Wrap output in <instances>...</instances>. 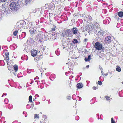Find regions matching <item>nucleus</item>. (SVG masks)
Segmentation results:
<instances>
[{"instance_id": "f257e3e1", "label": "nucleus", "mask_w": 123, "mask_h": 123, "mask_svg": "<svg viewBox=\"0 0 123 123\" xmlns=\"http://www.w3.org/2000/svg\"><path fill=\"white\" fill-rule=\"evenodd\" d=\"M16 3L14 2H12L10 5V9L12 11H16L18 9V5H16Z\"/></svg>"}, {"instance_id": "f03ea898", "label": "nucleus", "mask_w": 123, "mask_h": 123, "mask_svg": "<svg viewBox=\"0 0 123 123\" xmlns=\"http://www.w3.org/2000/svg\"><path fill=\"white\" fill-rule=\"evenodd\" d=\"M95 47L96 49L98 50H101L102 47V45L98 42L96 43H95Z\"/></svg>"}, {"instance_id": "7ed1b4c3", "label": "nucleus", "mask_w": 123, "mask_h": 123, "mask_svg": "<svg viewBox=\"0 0 123 123\" xmlns=\"http://www.w3.org/2000/svg\"><path fill=\"white\" fill-rule=\"evenodd\" d=\"M111 41V37L110 36H108L105 38V42L106 44H108Z\"/></svg>"}, {"instance_id": "20e7f679", "label": "nucleus", "mask_w": 123, "mask_h": 123, "mask_svg": "<svg viewBox=\"0 0 123 123\" xmlns=\"http://www.w3.org/2000/svg\"><path fill=\"white\" fill-rule=\"evenodd\" d=\"M31 55L33 57L35 56L37 54V51L34 50H31Z\"/></svg>"}, {"instance_id": "39448f33", "label": "nucleus", "mask_w": 123, "mask_h": 123, "mask_svg": "<svg viewBox=\"0 0 123 123\" xmlns=\"http://www.w3.org/2000/svg\"><path fill=\"white\" fill-rule=\"evenodd\" d=\"M9 55V53L6 52L5 53V57H4L5 59L7 61H8L9 59V57L8 55Z\"/></svg>"}, {"instance_id": "423d86ee", "label": "nucleus", "mask_w": 123, "mask_h": 123, "mask_svg": "<svg viewBox=\"0 0 123 123\" xmlns=\"http://www.w3.org/2000/svg\"><path fill=\"white\" fill-rule=\"evenodd\" d=\"M70 33V30H66L65 31V33H64V35H66L67 37H68L69 36V33Z\"/></svg>"}, {"instance_id": "0eeeda50", "label": "nucleus", "mask_w": 123, "mask_h": 123, "mask_svg": "<svg viewBox=\"0 0 123 123\" xmlns=\"http://www.w3.org/2000/svg\"><path fill=\"white\" fill-rule=\"evenodd\" d=\"M72 31L73 34H76L77 32V29L76 28H74L72 29Z\"/></svg>"}, {"instance_id": "6e6552de", "label": "nucleus", "mask_w": 123, "mask_h": 123, "mask_svg": "<svg viewBox=\"0 0 123 123\" xmlns=\"http://www.w3.org/2000/svg\"><path fill=\"white\" fill-rule=\"evenodd\" d=\"M77 86L78 88H81L83 87L82 84V83H78L77 84Z\"/></svg>"}, {"instance_id": "1a4fd4ad", "label": "nucleus", "mask_w": 123, "mask_h": 123, "mask_svg": "<svg viewBox=\"0 0 123 123\" xmlns=\"http://www.w3.org/2000/svg\"><path fill=\"white\" fill-rule=\"evenodd\" d=\"M30 33L31 34H33L35 33L36 31V30L34 29V28H32L31 30H29Z\"/></svg>"}, {"instance_id": "9d476101", "label": "nucleus", "mask_w": 123, "mask_h": 123, "mask_svg": "<svg viewBox=\"0 0 123 123\" xmlns=\"http://www.w3.org/2000/svg\"><path fill=\"white\" fill-rule=\"evenodd\" d=\"M118 15L119 17H122L123 16V12H119L118 13Z\"/></svg>"}, {"instance_id": "9b49d317", "label": "nucleus", "mask_w": 123, "mask_h": 123, "mask_svg": "<svg viewBox=\"0 0 123 123\" xmlns=\"http://www.w3.org/2000/svg\"><path fill=\"white\" fill-rule=\"evenodd\" d=\"M94 26L93 25L91 24V25L89 27V30L90 31L92 30L94 28Z\"/></svg>"}, {"instance_id": "f8f14e48", "label": "nucleus", "mask_w": 123, "mask_h": 123, "mask_svg": "<svg viewBox=\"0 0 123 123\" xmlns=\"http://www.w3.org/2000/svg\"><path fill=\"white\" fill-rule=\"evenodd\" d=\"M17 25H18V26L20 28H22L23 26V23H18L17 24Z\"/></svg>"}, {"instance_id": "ddd939ff", "label": "nucleus", "mask_w": 123, "mask_h": 123, "mask_svg": "<svg viewBox=\"0 0 123 123\" xmlns=\"http://www.w3.org/2000/svg\"><path fill=\"white\" fill-rule=\"evenodd\" d=\"M13 66L14 68V70L15 71V72H16L18 70V66L17 65H14Z\"/></svg>"}, {"instance_id": "4468645a", "label": "nucleus", "mask_w": 123, "mask_h": 123, "mask_svg": "<svg viewBox=\"0 0 123 123\" xmlns=\"http://www.w3.org/2000/svg\"><path fill=\"white\" fill-rule=\"evenodd\" d=\"M116 70L120 72L121 70V69L120 67L118 66H117V68Z\"/></svg>"}, {"instance_id": "2eb2a0df", "label": "nucleus", "mask_w": 123, "mask_h": 123, "mask_svg": "<svg viewBox=\"0 0 123 123\" xmlns=\"http://www.w3.org/2000/svg\"><path fill=\"white\" fill-rule=\"evenodd\" d=\"M29 100L30 102H32V97L31 96H30L29 97Z\"/></svg>"}, {"instance_id": "dca6fc26", "label": "nucleus", "mask_w": 123, "mask_h": 123, "mask_svg": "<svg viewBox=\"0 0 123 123\" xmlns=\"http://www.w3.org/2000/svg\"><path fill=\"white\" fill-rule=\"evenodd\" d=\"M37 118L38 119L39 118V116L38 115H37V114H35L34 115V117L35 118Z\"/></svg>"}, {"instance_id": "f3484780", "label": "nucleus", "mask_w": 123, "mask_h": 123, "mask_svg": "<svg viewBox=\"0 0 123 123\" xmlns=\"http://www.w3.org/2000/svg\"><path fill=\"white\" fill-rule=\"evenodd\" d=\"M118 15L117 14H115V18L117 19L119 18L118 16Z\"/></svg>"}, {"instance_id": "a211bd4d", "label": "nucleus", "mask_w": 123, "mask_h": 123, "mask_svg": "<svg viewBox=\"0 0 123 123\" xmlns=\"http://www.w3.org/2000/svg\"><path fill=\"white\" fill-rule=\"evenodd\" d=\"M18 32V31H15L14 32H13V34L15 36H16L17 34V33Z\"/></svg>"}, {"instance_id": "6ab92c4d", "label": "nucleus", "mask_w": 123, "mask_h": 123, "mask_svg": "<svg viewBox=\"0 0 123 123\" xmlns=\"http://www.w3.org/2000/svg\"><path fill=\"white\" fill-rule=\"evenodd\" d=\"M74 41L72 42L73 43H77V41L76 39H74Z\"/></svg>"}, {"instance_id": "aec40b11", "label": "nucleus", "mask_w": 123, "mask_h": 123, "mask_svg": "<svg viewBox=\"0 0 123 123\" xmlns=\"http://www.w3.org/2000/svg\"><path fill=\"white\" fill-rule=\"evenodd\" d=\"M40 123H46L45 122L44 119V120H42L40 121Z\"/></svg>"}, {"instance_id": "412c9836", "label": "nucleus", "mask_w": 123, "mask_h": 123, "mask_svg": "<svg viewBox=\"0 0 123 123\" xmlns=\"http://www.w3.org/2000/svg\"><path fill=\"white\" fill-rule=\"evenodd\" d=\"M98 84L99 85H101L102 84V83L100 81H98Z\"/></svg>"}, {"instance_id": "4be33fe9", "label": "nucleus", "mask_w": 123, "mask_h": 123, "mask_svg": "<svg viewBox=\"0 0 123 123\" xmlns=\"http://www.w3.org/2000/svg\"><path fill=\"white\" fill-rule=\"evenodd\" d=\"M111 123H115V121L113 120L112 118H111Z\"/></svg>"}, {"instance_id": "5701e85b", "label": "nucleus", "mask_w": 123, "mask_h": 123, "mask_svg": "<svg viewBox=\"0 0 123 123\" xmlns=\"http://www.w3.org/2000/svg\"><path fill=\"white\" fill-rule=\"evenodd\" d=\"M91 56L90 55H89L87 57V59H88V60L90 61L91 59Z\"/></svg>"}, {"instance_id": "b1692460", "label": "nucleus", "mask_w": 123, "mask_h": 123, "mask_svg": "<svg viewBox=\"0 0 123 123\" xmlns=\"http://www.w3.org/2000/svg\"><path fill=\"white\" fill-rule=\"evenodd\" d=\"M60 1V0H56L55 1V3L56 4H58V3Z\"/></svg>"}, {"instance_id": "393cba45", "label": "nucleus", "mask_w": 123, "mask_h": 123, "mask_svg": "<svg viewBox=\"0 0 123 123\" xmlns=\"http://www.w3.org/2000/svg\"><path fill=\"white\" fill-rule=\"evenodd\" d=\"M105 97V98L106 100H109L110 98L108 96H106Z\"/></svg>"}, {"instance_id": "a878e982", "label": "nucleus", "mask_w": 123, "mask_h": 123, "mask_svg": "<svg viewBox=\"0 0 123 123\" xmlns=\"http://www.w3.org/2000/svg\"><path fill=\"white\" fill-rule=\"evenodd\" d=\"M7 1V0H0V1L2 2H5L6 1Z\"/></svg>"}, {"instance_id": "bb28decb", "label": "nucleus", "mask_w": 123, "mask_h": 123, "mask_svg": "<svg viewBox=\"0 0 123 123\" xmlns=\"http://www.w3.org/2000/svg\"><path fill=\"white\" fill-rule=\"evenodd\" d=\"M92 88L93 90H96V89L97 88L95 86H93V87Z\"/></svg>"}, {"instance_id": "cd10ccee", "label": "nucleus", "mask_w": 123, "mask_h": 123, "mask_svg": "<svg viewBox=\"0 0 123 123\" xmlns=\"http://www.w3.org/2000/svg\"><path fill=\"white\" fill-rule=\"evenodd\" d=\"M85 61L86 62L88 61H89L88 60V59H87V58H85Z\"/></svg>"}, {"instance_id": "c85d7f7f", "label": "nucleus", "mask_w": 123, "mask_h": 123, "mask_svg": "<svg viewBox=\"0 0 123 123\" xmlns=\"http://www.w3.org/2000/svg\"><path fill=\"white\" fill-rule=\"evenodd\" d=\"M25 29H29V27H28V26H26L25 27Z\"/></svg>"}, {"instance_id": "c756f323", "label": "nucleus", "mask_w": 123, "mask_h": 123, "mask_svg": "<svg viewBox=\"0 0 123 123\" xmlns=\"http://www.w3.org/2000/svg\"><path fill=\"white\" fill-rule=\"evenodd\" d=\"M67 98L68 99H70L71 98V97L70 96H69L67 97Z\"/></svg>"}, {"instance_id": "7c9ffc66", "label": "nucleus", "mask_w": 123, "mask_h": 123, "mask_svg": "<svg viewBox=\"0 0 123 123\" xmlns=\"http://www.w3.org/2000/svg\"><path fill=\"white\" fill-rule=\"evenodd\" d=\"M84 41L86 42L87 41V39H86V38L84 40Z\"/></svg>"}, {"instance_id": "2f4dec72", "label": "nucleus", "mask_w": 123, "mask_h": 123, "mask_svg": "<svg viewBox=\"0 0 123 123\" xmlns=\"http://www.w3.org/2000/svg\"><path fill=\"white\" fill-rule=\"evenodd\" d=\"M13 74L14 75H15V76H16L17 75V74L16 73H15L14 72L13 73Z\"/></svg>"}, {"instance_id": "473e14b6", "label": "nucleus", "mask_w": 123, "mask_h": 123, "mask_svg": "<svg viewBox=\"0 0 123 123\" xmlns=\"http://www.w3.org/2000/svg\"><path fill=\"white\" fill-rule=\"evenodd\" d=\"M37 96V97H38L39 96L38 95L36 94L35 95V96Z\"/></svg>"}, {"instance_id": "72a5a7b5", "label": "nucleus", "mask_w": 123, "mask_h": 123, "mask_svg": "<svg viewBox=\"0 0 123 123\" xmlns=\"http://www.w3.org/2000/svg\"><path fill=\"white\" fill-rule=\"evenodd\" d=\"M52 30L53 31H55V29H52Z\"/></svg>"}, {"instance_id": "f704fd0d", "label": "nucleus", "mask_w": 123, "mask_h": 123, "mask_svg": "<svg viewBox=\"0 0 123 123\" xmlns=\"http://www.w3.org/2000/svg\"><path fill=\"white\" fill-rule=\"evenodd\" d=\"M86 67H87L88 68H89V65H87V66H86Z\"/></svg>"}, {"instance_id": "c9c22d12", "label": "nucleus", "mask_w": 123, "mask_h": 123, "mask_svg": "<svg viewBox=\"0 0 123 123\" xmlns=\"http://www.w3.org/2000/svg\"><path fill=\"white\" fill-rule=\"evenodd\" d=\"M101 31H98V32H101Z\"/></svg>"}, {"instance_id": "e433bc0d", "label": "nucleus", "mask_w": 123, "mask_h": 123, "mask_svg": "<svg viewBox=\"0 0 123 123\" xmlns=\"http://www.w3.org/2000/svg\"><path fill=\"white\" fill-rule=\"evenodd\" d=\"M69 84V86H70V87L71 86V84Z\"/></svg>"}, {"instance_id": "4c0bfd02", "label": "nucleus", "mask_w": 123, "mask_h": 123, "mask_svg": "<svg viewBox=\"0 0 123 123\" xmlns=\"http://www.w3.org/2000/svg\"><path fill=\"white\" fill-rule=\"evenodd\" d=\"M101 72L102 74L103 73V71H102L101 70Z\"/></svg>"}, {"instance_id": "58836bf2", "label": "nucleus", "mask_w": 123, "mask_h": 123, "mask_svg": "<svg viewBox=\"0 0 123 123\" xmlns=\"http://www.w3.org/2000/svg\"><path fill=\"white\" fill-rule=\"evenodd\" d=\"M22 33H25V34H26V33L25 32H22Z\"/></svg>"}, {"instance_id": "ea45409f", "label": "nucleus", "mask_w": 123, "mask_h": 123, "mask_svg": "<svg viewBox=\"0 0 123 123\" xmlns=\"http://www.w3.org/2000/svg\"><path fill=\"white\" fill-rule=\"evenodd\" d=\"M122 84H123V82H122Z\"/></svg>"}, {"instance_id": "a19ab883", "label": "nucleus", "mask_w": 123, "mask_h": 123, "mask_svg": "<svg viewBox=\"0 0 123 123\" xmlns=\"http://www.w3.org/2000/svg\"><path fill=\"white\" fill-rule=\"evenodd\" d=\"M66 64H68V63H67Z\"/></svg>"}, {"instance_id": "79ce46f5", "label": "nucleus", "mask_w": 123, "mask_h": 123, "mask_svg": "<svg viewBox=\"0 0 123 123\" xmlns=\"http://www.w3.org/2000/svg\"><path fill=\"white\" fill-rule=\"evenodd\" d=\"M43 117H44V116L43 115Z\"/></svg>"}, {"instance_id": "37998d69", "label": "nucleus", "mask_w": 123, "mask_h": 123, "mask_svg": "<svg viewBox=\"0 0 123 123\" xmlns=\"http://www.w3.org/2000/svg\"><path fill=\"white\" fill-rule=\"evenodd\" d=\"M35 100V99L34 98V99H33V100Z\"/></svg>"}, {"instance_id": "c03bdc74", "label": "nucleus", "mask_w": 123, "mask_h": 123, "mask_svg": "<svg viewBox=\"0 0 123 123\" xmlns=\"http://www.w3.org/2000/svg\"><path fill=\"white\" fill-rule=\"evenodd\" d=\"M7 1L8 0V1H9V0H7Z\"/></svg>"}]
</instances>
